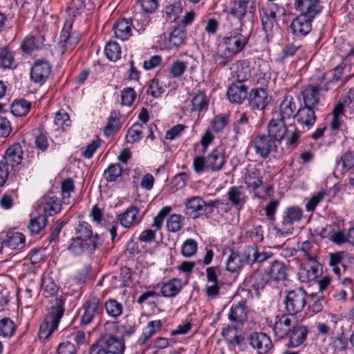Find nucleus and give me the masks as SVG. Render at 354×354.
Wrapping results in <instances>:
<instances>
[{
  "mask_svg": "<svg viewBox=\"0 0 354 354\" xmlns=\"http://www.w3.org/2000/svg\"><path fill=\"white\" fill-rule=\"evenodd\" d=\"M254 2L251 0H234L231 3L227 19L232 29L222 37L221 44L235 55L244 50L253 28Z\"/></svg>",
  "mask_w": 354,
  "mask_h": 354,
  "instance_id": "obj_1",
  "label": "nucleus"
},
{
  "mask_svg": "<svg viewBox=\"0 0 354 354\" xmlns=\"http://www.w3.org/2000/svg\"><path fill=\"white\" fill-rule=\"evenodd\" d=\"M64 301L56 298L54 304L49 308L44 322L40 325L39 337L47 339L57 328L60 319L63 316Z\"/></svg>",
  "mask_w": 354,
  "mask_h": 354,
  "instance_id": "obj_2",
  "label": "nucleus"
},
{
  "mask_svg": "<svg viewBox=\"0 0 354 354\" xmlns=\"http://www.w3.org/2000/svg\"><path fill=\"white\" fill-rule=\"evenodd\" d=\"M303 216V210L296 206L288 207L283 216L282 221L279 227H274L276 234L280 237H285L293 234V224L299 222Z\"/></svg>",
  "mask_w": 354,
  "mask_h": 354,
  "instance_id": "obj_3",
  "label": "nucleus"
},
{
  "mask_svg": "<svg viewBox=\"0 0 354 354\" xmlns=\"http://www.w3.org/2000/svg\"><path fill=\"white\" fill-rule=\"evenodd\" d=\"M286 310L290 315L301 313L306 305V292L303 288L288 292L284 300Z\"/></svg>",
  "mask_w": 354,
  "mask_h": 354,
  "instance_id": "obj_4",
  "label": "nucleus"
},
{
  "mask_svg": "<svg viewBox=\"0 0 354 354\" xmlns=\"http://www.w3.org/2000/svg\"><path fill=\"white\" fill-rule=\"evenodd\" d=\"M248 106L250 110L259 111L263 114L266 107L270 101L268 94L263 88H255L251 89L247 97Z\"/></svg>",
  "mask_w": 354,
  "mask_h": 354,
  "instance_id": "obj_5",
  "label": "nucleus"
},
{
  "mask_svg": "<svg viewBox=\"0 0 354 354\" xmlns=\"http://www.w3.org/2000/svg\"><path fill=\"white\" fill-rule=\"evenodd\" d=\"M252 145L255 153L261 158L266 159L269 155L277 151L276 142L270 136L266 135L257 136L254 138Z\"/></svg>",
  "mask_w": 354,
  "mask_h": 354,
  "instance_id": "obj_6",
  "label": "nucleus"
},
{
  "mask_svg": "<svg viewBox=\"0 0 354 354\" xmlns=\"http://www.w3.org/2000/svg\"><path fill=\"white\" fill-rule=\"evenodd\" d=\"M75 237L91 244L96 243L97 247L102 245V240L97 234H93L91 225L86 221H79L75 227Z\"/></svg>",
  "mask_w": 354,
  "mask_h": 354,
  "instance_id": "obj_7",
  "label": "nucleus"
},
{
  "mask_svg": "<svg viewBox=\"0 0 354 354\" xmlns=\"http://www.w3.org/2000/svg\"><path fill=\"white\" fill-rule=\"evenodd\" d=\"M248 339L250 345L259 354L268 353L273 346L270 337L264 333L253 332L250 334Z\"/></svg>",
  "mask_w": 354,
  "mask_h": 354,
  "instance_id": "obj_8",
  "label": "nucleus"
},
{
  "mask_svg": "<svg viewBox=\"0 0 354 354\" xmlns=\"http://www.w3.org/2000/svg\"><path fill=\"white\" fill-rule=\"evenodd\" d=\"M248 86L244 82L234 81L228 87L227 95L228 100L233 104H241L247 99Z\"/></svg>",
  "mask_w": 354,
  "mask_h": 354,
  "instance_id": "obj_9",
  "label": "nucleus"
},
{
  "mask_svg": "<svg viewBox=\"0 0 354 354\" xmlns=\"http://www.w3.org/2000/svg\"><path fill=\"white\" fill-rule=\"evenodd\" d=\"M205 157L207 169L212 171H221L226 163V156L221 147L214 149Z\"/></svg>",
  "mask_w": 354,
  "mask_h": 354,
  "instance_id": "obj_10",
  "label": "nucleus"
},
{
  "mask_svg": "<svg viewBox=\"0 0 354 354\" xmlns=\"http://www.w3.org/2000/svg\"><path fill=\"white\" fill-rule=\"evenodd\" d=\"M313 17L300 15L291 23L290 29L292 33L298 37L306 35L311 30V21Z\"/></svg>",
  "mask_w": 354,
  "mask_h": 354,
  "instance_id": "obj_11",
  "label": "nucleus"
},
{
  "mask_svg": "<svg viewBox=\"0 0 354 354\" xmlns=\"http://www.w3.org/2000/svg\"><path fill=\"white\" fill-rule=\"evenodd\" d=\"M51 71L50 64L45 60L36 62L31 68L30 78L38 84H43L49 76Z\"/></svg>",
  "mask_w": 354,
  "mask_h": 354,
  "instance_id": "obj_12",
  "label": "nucleus"
},
{
  "mask_svg": "<svg viewBox=\"0 0 354 354\" xmlns=\"http://www.w3.org/2000/svg\"><path fill=\"white\" fill-rule=\"evenodd\" d=\"M226 197L231 204L238 210H241L247 201V196L243 186H232L229 188Z\"/></svg>",
  "mask_w": 354,
  "mask_h": 354,
  "instance_id": "obj_13",
  "label": "nucleus"
},
{
  "mask_svg": "<svg viewBox=\"0 0 354 354\" xmlns=\"http://www.w3.org/2000/svg\"><path fill=\"white\" fill-rule=\"evenodd\" d=\"M99 247L96 246V243H88L78 239L77 237L72 238L70 241V243L67 248L68 250L73 255L80 256L84 252L93 253Z\"/></svg>",
  "mask_w": 354,
  "mask_h": 354,
  "instance_id": "obj_14",
  "label": "nucleus"
},
{
  "mask_svg": "<svg viewBox=\"0 0 354 354\" xmlns=\"http://www.w3.org/2000/svg\"><path fill=\"white\" fill-rule=\"evenodd\" d=\"M322 93L321 84L308 85L301 91L304 106L313 108L319 102Z\"/></svg>",
  "mask_w": 354,
  "mask_h": 354,
  "instance_id": "obj_15",
  "label": "nucleus"
},
{
  "mask_svg": "<svg viewBox=\"0 0 354 354\" xmlns=\"http://www.w3.org/2000/svg\"><path fill=\"white\" fill-rule=\"evenodd\" d=\"M22 149L19 144L17 143L9 148L5 152L3 157V163L7 167H10L14 169L15 167L18 166L22 160Z\"/></svg>",
  "mask_w": 354,
  "mask_h": 354,
  "instance_id": "obj_16",
  "label": "nucleus"
},
{
  "mask_svg": "<svg viewBox=\"0 0 354 354\" xmlns=\"http://www.w3.org/2000/svg\"><path fill=\"white\" fill-rule=\"evenodd\" d=\"M248 260V257L245 254L230 250V254L225 261L226 270L230 272H238L243 268Z\"/></svg>",
  "mask_w": 354,
  "mask_h": 354,
  "instance_id": "obj_17",
  "label": "nucleus"
},
{
  "mask_svg": "<svg viewBox=\"0 0 354 354\" xmlns=\"http://www.w3.org/2000/svg\"><path fill=\"white\" fill-rule=\"evenodd\" d=\"M268 136L275 142H281L288 131L284 119L280 118L271 120L268 126Z\"/></svg>",
  "mask_w": 354,
  "mask_h": 354,
  "instance_id": "obj_18",
  "label": "nucleus"
},
{
  "mask_svg": "<svg viewBox=\"0 0 354 354\" xmlns=\"http://www.w3.org/2000/svg\"><path fill=\"white\" fill-rule=\"evenodd\" d=\"M295 118L297 122L304 129H309L315 124L316 116L313 108L306 106L299 108L296 113Z\"/></svg>",
  "mask_w": 354,
  "mask_h": 354,
  "instance_id": "obj_19",
  "label": "nucleus"
},
{
  "mask_svg": "<svg viewBox=\"0 0 354 354\" xmlns=\"http://www.w3.org/2000/svg\"><path fill=\"white\" fill-rule=\"evenodd\" d=\"M295 7L303 15L315 17L322 12V7L318 3V0H296Z\"/></svg>",
  "mask_w": 354,
  "mask_h": 354,
  "instance_id": "obj_20",
  "label": "nucleus"
},
{
  "mask_svg": "<svg viewBox=\"0 0 354 354\" xmlns=\"http://www.w3.org/2000/svg\"><path fill=\"white\" fill-rule=\"evenodd\" d=\"M118 217L121 225L124 228H129L133 225H138L141 221V218L139 217V209L134 205L128 207Z\"/></svg>",
  "mask_w": 354,
  "mask_h": 354,
  "instance_id": "obj_21",
  "label": "nucleus"
},
{
  "mask_svg": "<svg viewBox=\"0 0 354 354\" xmlns=\"http://www.w3.org/2000/svg\"><path fill=\"white\" fill-rule=\"evenodd\" d=\"M97 342L111 354H122L125 348L123 339L115 336L100 339Z\"/></svg>",
  "mask_w": 354,
  "mask_h": 354,
  "instance_id": "obj_22",
  "label": "nucleus"
},
{
  "mask_svg": "<svg viewBox=\"0 0 354 354\" xmlns=\"http://www.w3.org/2000/svg\"><path fill=\"white\" fill-rule=\"evenodd\" d=\"M100 299L96 297L90 298L84 305V314L82 316V323L88 324L93 320L94 316L100 311Z\"/></svg>",
  "mask_w": 354,
  "mask_h": 354,
  "instance_id": "obj_23",
  "label": "nucleus"
},
{
  "mask_svg": "<svg viewBox=\"0 0 354 354\" xmlns=\"http://www.w3.org/2000/svg\"><path fill=\"white\" fill-rule=\"evenodd\" d=\"M205 201L200 196H193L189 198L186 203V214L193 219H196L203 215Z\"/></svg>",
  "mask_w": 354,
  "mask_h": 354,
  "instance_id": "obj_24",
  "label": "nucleus"
},
{
  "mask_svg": "<svg viewBox=\"0 0 354 354\" xmlns=\"http://www.w3.org/2000/svg\"><path fill=\"white\" fill-rule=\"evenodd\" d=\"M308 329L306 326L301 325L294 326L288 333L289 338L288 345L291 347L300 346L306 339Z\"/></svg>",
  "mask_w": 354,
  "mask_h": 354,
  "instance_id": "obj_25",
  "label": "nucleus"
},
{
  "mask_svg": "<svg viewBox=\"0 0 354 354\" xmlns=\"http://www.w3.org/2000/svg\"><path fill=\"white\" fill-rule=\"evenodd\" d=\"M248 307L245 301L233 304L228 314V319L233 322L243 323L247 319Z\"/></svg>",
  "mask_w": 354,
  "mask_h": 354,
  "instance_id": "obj_26",
  "label": "nucleus"
},
{
  "mask_svg": "<svg viewBox=\"0 0 354 354\" xmlns=\"http://www.w3.org/2000/svg\"><path fill=\"white\" fill-rule=\"evenodd\" d=\"M287 270L283 262L275 260L270 263L266 272L271 280L282 281L286 279Z\"/></svg>",
  "mask_w": 354,
  "mask_h": 354,
  "instance_id": "obj_27",
  "label": "nucleus"
},
{
  "mask_svg": "<svg viewBox=\"0 0 354 354\" xmlns=\"http://www.w3.org/2000/svg\"><path fill=\"white\" fill-rule=\"evenodd\" d=\"M236 77V81L245 82L251 76L250 62L248 60H239L233 64L231 68Z\"/></svg>",
  "mask_w": 354,
  "mask_h": 354,
  "instance_id": "obj_28",
  "label": "nucleus"
},
{
  "mask_svg": "<svg viewBox=\"0 0 354 354\" xmlns=\"http://www.w3.org/2000/svg\"><path fill=\"white\" fill-rule=\"evenodd\" d=\"M290 315H283L277 316L274 325V333L276 336L283 338L288 335L292 328H290L292 320L289 317Z\"/></svg>",
  "mask_w": 354,
  "mask_h": 354,
  "instance_id": "obj_29",
  "label": "nucleus"
},
{
  "mask_svg": "<svg viewBox=\"0 0 354 354\" xmlns=\"http://www.w3.org/2000/svg\"><path fill=\"white\" fill-rule=\"evenodd\" d=\"M235 55L233 52L221 44L213 56V59L216 66L223 67L229 64Z\"/></svg>",
  "mask_w": 354,
  "mask_h": 354,
  "instance_id": "obj_30",
  "label": "nucleus"
},
{
  "mask_svg": "<svg viewBox=\"0 0 354 354\" xmlns=\"http://www.w3.org/2000/svg\"><path fill=\"white\" fill-rule=\"evenodd\" d=\"M71 28V25H69L66 29L64 28L61 32L59 48L62 54L78 42V37L74 33L69 32Z\"/></svg>",
  "mask_w": 354,
  "mask_h": 354,
  "instance_id": "obj_31",
  "label": "nucleus"
},
{
  "mask_svg": "<svg viewBox=\"0 0 354 354\" xmlns=\"http://www.w3.org/2000/svg\"><path fill=\"white\" fill-rule=\"evenodd\" d=\"M297 109L295 100L290 95H286L279 106L281 118L286 120L295 117Z\"/></svg>",
  "mask_w": 354,
  "mask_h": 354,
  "instance_id": "obj_32",
  "label": "nucleus"
},
{
  "mask_svg": "<svg viewBox=\"0 0 354 354\" xmlns=\"http://www.w3.org/2000/svg\"><path fill=\"white\" fill-rule=\"evenodd\" d=\"M115 37L124 41L128 39L131 35V22L127 19H122L116 23L113 26Z\"/></svg>",
  "mask_w": 354,
  "mask_h": 354,
  "instance_id": "obj_33",
  "label": "nucleus"
},
{
  "mask_svg": "<svg viewBox=\"0 0 354 354\" xmlns=\"http://www.w3.org/2000/svg\"><path fill=\"white\" fill-rule=\"evenodd\" d=\"M2 244L12 250H20L25 244V236L20 232H9Z\"/></svg>",
  "mask_w": 354,
  "mask_h": 354,
  "instance_id": "obj_34",
  "label": "nucleus"
},
{
  "mask_svg": "<svg viewBox=\"0 0 354 354\" xmlns=\"http://www.w3.org/2000/svg\"><path fill=\"white\" fill-rule=\"evenodd\" d=\"M162 322L160 320L149 322L138 338V344L140 346L145 344L156 332L160 330Z\"/></svg>",
  "mask_w": 354,
  "mask_h": 354,
  "instance_id": "obj_35",
  "label": "nucleus"
},
{
  "mask_svg": "<svg viewBox=\"0 0 354 354\" xmlns=\"http://www.w3.org/2000/svg\"><path fill=\"white\" fill-rule=\"evenodd\" d=\"M181 288V280L177 278H174L162 286L161 294L165 297H174L180 291Z\"/></svg>",
  "mask_w": 354,
  "mask_h": 354,
  "instance_id": "obj_36",
  "label": "nucleus"
},
{
  "mask_svg": "<svg viewBox=\"0 0 354 354\" xmlns=\"http://www.w3.org/2000/svg\"><path fill=\"white\" fill-rule=\"evenodd\" d=\"M31 103L24 99L15 100L10 107L11 113L17 117L26 115L30 111Z\"/></svg>",
  "mask_w": 354,
  "mask_h": 354,
  "instance_id": "obj_37",
  "label": "nucleus"
},
{
  "mask_svg": "<svg viewBox=\"0 0 354 354\" xmlns=\"http://www.w3.org/2000/svg\"><path fill=\"white\" fill-rule=\"evenodd\" d=\"M245 183L248 187L252 188L253 190L260 187L263 184L260 171L257 169H254L248 171L245 177Z\"/></svg>",
  "mask_w": 354,
  "mask_h": 354,
  "instance_id": "obj_38",
  "label": "nucleus"
},
{
  "mask_svg": "<svg viewBox=\"0 0 354 354\" xmlns=\"http://www.w3.org/2000/svg\"><path fill=\"white\" fill-rule=\"evenodd\" d=\"M146 127L140 123H135L128 130L126 135L127 142L129 143H135L142 138L143 130Z\"/></svg>",
  "mask_w": 354,
  "mask_h": 354,
  "instance_id": "obj_39",
  "label": "nucleus"
},
{
  "mask_svg": "<svg viewBox=\"0 0 354 354\" xmlns=\"http://www.w3.org/2000/svg\"><path fill=\"white\" fill-rule=\"evenodd\" d=\"M186 32L184 27L178 26L173 29L169 36V44L173 47H178L184 44Z\"/></svg>",
  "mask_w": 354,
  "mask_h": 354,
  "instance_id": "obj_40",
  "label": "nucleus"
},
{
  "mask_svg": "<svg viewBox=\"0 0 354 354\" xmlns=\"http://www.w3.org/2000/svg\"><path fill=\"white\" fill-rule=\"evenodd\" d=\"M208 100L205 93L198 91L192 100V111L201 112L206 109L208 105Z\"/></svg>",
  "mask_w": 354,
  "mask_h": 354,
  "instance_id": "obj_41",
  "label": "nucleus"
},
{
  "mask_svg": "<svg viewBox=\"0 0 354 354\" xmlns=\"http://www.w3.org/2000/svg\"><path fill=\"white\" fill-rule=\"evenodd\" d=\"M15 330V324L11 319L3 317L0 319V337L10 338L14 335Z\"/></svg>",
  "mask_w": 354,
  "mask_h": 354,
  "instance_id": "obj_42",
  "label": "nucleus"
},
{
  "mask_svg": "<svg viewBox=\"0 0 354 354\" xmlns=\"http://www.w3.org/2000/svg\"><path fill=\"white\" fill-rule=\"evenodd\" d=\"M47 222V218L45 215L39 216L30 219L28 229L32 234H39L43 230Z\"/></svg>",
  "mask_w": 354,
  "mask_h": 354,
  "instance_id": "obj_43",
  "label": "nucleus"
},
{
  "mask_svg": "<svg viewBox=\"0 0 354 354\" xmlns=\"http://www.w3.org/2000/svg\"><path fill=\"white\" fill-rule=\"evenodd\" d=\"M337 165L341 166L343 172H346L354 167V153L347 151L342 154L339 160H337Z\"/></svg>",
  "mask_w": 354,
  "mask_h": 354,
  "instance_id": "obj_44",
  "label": "nucleus"
},
{
  "mask_svg": "<svg viewBox=\"0 0 354 354\" xmlns=\"http://www.w3.org/2000/svg\"><path fill=\"white\" fill-rule=\"evenodd\" d=\"M61 209V205L57 200L53 198H47L43 204V211L46 216H53L58 213Z\"/></svg>",
  "mask_w": 354,
  "mask_h": 354,
  "instance_id": "obj_45",
  "label": "nucleus"
},
{
  "mask_svg": "<svg viewBox=\"0 0 354 354\" xmlns=\"http://www.w3.org/2000/svg\"><path fill=\"white\" fill-rule=\"evenodd\" d=\"M104 306L107 314L111 317L115 318L120 316L122 313V306L115 299H109L106 301Z\"/></svg>",
  "mask_w": 354,
  "mask_h": 354,
  "instance_id": "obj_46",
  "label": "nucleus"
},
{
  "mask_svg": "<svg viewBox=\"0 0 354 354\" xmlns=\"http://www.w3.org/2000/svg\"><path fill=\"white\" fill-rule=\"evenodd\" d=\"M104 53L109 60L116 61L120 57V47L115 41H110L106 45Z\"/></svg>",
  "mask_w": 354,
  "mask_h": 354,
  "instance_id": "obj_47",
  "label": "nucleus"
},
{
  "mask_svg": "<svg viewBox=\"0 0 354 354\" xmlns=\"http://www.w3.org/2000/svg\"><path fill=\"white\" fill-rule=\"evenodd\" d=\"M253 283L252 287L257 291L264 288L270 279L267 272L265 273L256 272L252 276Z\"/></svg>",
  "mask_w": 354,
  "mask_h": 354,
  "instance_id": "obj_48",
  "label": "nucleus"
},
{
  "mask_svg": "<svg viewBox=\"0 0 354 354\" xmlns=\"http://www.w3.org/2000/svg\"><path fill=\"white\" fill-rule=\"evenodd\" d=\"M184 217L180 214H172L167 221V227L169 232H176L181 230Z\"/></svg>",
  "mask_w": 354,
  "mask_h": 354,
  "instance_id": "obj_49",
  "label": "nucleus"
},
{
  "mask_svg": "<svg viewBox=\"0 0 354 354\" xmlns=\"http://www.w3.org/2000/svg\"><path fill=\"white\" fill-rule=\"evenodd\" d=\"M54 124L56 127V130L61 129L64 131L65 127L70 125L68 114L64 111H57L54 118Z\"/></svg>",
  "mask_w": 354,
  "mask_h": 354,
  "instance_id": "obj_50",
  "label": "nucleus"
},
{
  "mask_svg": "<svg viewBox=\"0 0 354 354\" xmlns=\"http://www.w3.org/2000/svg\"><path fill=\"white\" fill-rule=\"evenodd\" d=\"M122 171L120 165H111L104 171V177L108 182H113L122 175Z\"/></svg>",
  "mask_w": 354,
  "mask_h": 354,
  "instance_id": "obj_51",
  "label": "nucleus"
},
{
  "mask_svg": "<svg viewBox=\"0 0 354 354\" xmlns=\"http://www.w3.org/2000/svg\"><path fill=\"white\" fill-rule=\"evenodd\" d=\"M187 68V62L182 60H176L171 64L169 72L172 77L178 78L183 75Z\"/></svg>",
  "mask_w": 354,
  "mask_h": 354,
  "instance_id": "obj_52",
  "label": "nucleus"
},
{
  "mask_svg": "<svg viewBox=\"0 0 354 354\" xmlns=\"http://www.w3.org/2000/svg\"><path fill=\"white\" fill-rule=\"evenodd\" d=\"M13 55L7 47L0 50V66L3 68H11L13 64Z\"/></svg>",
  "mask_w": 354,
  "mask_h": 354,
  "instance_id": "obj_53",
  "label": "nucleus"
},
{
  "mask_svg": "<svg viewBox=\"0 0 354 354\" xmlns=\"http://www.w3.org/2000/svg\"><path fill=\"white\" fill-rule=\"evenodd\" d=\"M182 10V3L180 1H178L165 8V15L168 19L175 21Z\"/></svg>",
  "mask_w": 354,
  "mask_h": 354,
  "instance_id": "obj_54",
  "label": "nucleus"
},
{
  "mask_svg": "<svg viewBox=\"0 0 354 354\" xmlns=\"http://www.w3.org/2000/svg\"><path fill=\"white\" fill-rule=\"evenodd\" d=\"M62 199L64 203H69V198L71 194L74 192V183L73 180L71 178H68L62 183Z\"/></svg>",
  "mask_w": 354,
  "mask_h": 354,
  "instance_id": "obj_55",
  "label": "nucleus"
},
{
  "mask_svg": "<svg viewBox=\"0 0 354 354\" xmlns=\"http://www.w3.org/2000/svg\"><path fill=\"white\" fill-rule=\"evenodd\" d=\"M310 302V306L312 311L315 313H318L322 310L324 304H326V300L322 293H317L311 295Z\"/></svg>",
  "mask_w": 354,
  "mask_h": 354,
  "instance_id": "obj_56",
  "label": "nucleus"
},
{
  "mask_svg": "<svg viewBox=\"0 0 354 354\" xmlns=\"http://www.w3.org/2000/svg\"><path fill=\"white\" fill-rule=\"evenodd\" d=\"M197 250V243L193 239L186 240L182 247L181 253L185 257H190L194 255Z\"/></svg>",
  "mask_w": 354,
  "mask_h": 354,
  "instance_id": "obj_57",
  "label": "nucleus"
},
{
  "mask_svg": "<svg viewBox=\"0 0 354 354\" xmlns=\"http://www.w3.org/2000/svg\"><path fill=\"white\" fill-rule=\"evenodd\" d=\"M136 97V95L133 88H124L121 92L122 104L130 106L134 102Z\"/></svg>",
  "mask_w": 354,
  "mask_h": 354,
  "instance_id": "obj_58",
  "label": "nucleus"
},
{
  "mask_svg": "<svg viewBox=\"0 0 354 354\" xmlns=\"http://www.w3.org/2000/svg\"><path fill=\"white\" fill-rule=\"evenodd\" d=\"M164 92L163 88L160 85L159 82L156 79L151 81L147 89V94L154 98L159 97Z\"/></svg>",
  "mask_w": 354,
  "mask_h": 354,
  "instance_id": "obj_59",
  "label": "nucleus"
},
{
  "mask_svg": "<svg viewBox=\"0 0 354 354\" xmlns=\"http://www.w3.org/2000/svg\"><path fill=\"white\" fill-rule=\"evenodd\" d=\"M120 127L119 119L115 116H110L106 125L104 127V133L106 136L118 131Z\"/></svg>",
  "mask_w": 354,
  "mask_h": 354,
  "instance_id": "obj_60",
  "label": "nucleus"
},
{
  "mask_svg": "<svg viewBox=\"0 0 354 354\" xmlns=\"http://www.w3.org/2000/svg\"><path fill=\"white\" fill-rule=\"evenodd\" d=\"M326 195V192L322 190L313 195L310 200L306 204V209L308 212H313L317 204L323 199L324 196Z\"/></svg>",
  "mask_w": 354,
  "mask_h": 354,
  "instance_id": "obj_61",
  "label": "nucleus"
},
{
  "mask_svg": "<svg viewBox=\"0 0 354 354\" xmlns=\"http://www.w3.org/2000/svg\"><path fill=\"white\" fill-rule=\"evenodd\" d=\"M24 51L31 53L39 48L38 40L34 37H26L21 44Z\"/></svg>",
  "mask_w": 354,
  "mask_h": 354,
  "instance_id": "obj_62",
  "label": "nucleus"
},
{
  "mask_svg": "<svg viewBox=\"0 0 354 354\" xmlns=\"http://www.w3.org/2000/svg\"><path fill=\"white\" fill-rule=\"evenodd\" d=\"M347 337L342 333L333 338V346L335 351H342L345 350L347 347Z\"/></svg>",
  "mask_w": 354,
  "mask_h": 354,
  "instance_id": "obj_63",
  "label": "nucleus"
},
{
  "mask_svg": "<svg viewBox=\"0 0 354 354\" xmlns=\"http://www.w3.org/2000/svg\"><path fill=\"white\" fill-rule=\"evenodd\" d=\"M228 122V118L226 116H216L212 121V130L218 133L221 131Z\"/></svg>",
  "mask_w": 354,
  "mask_h": 354,
  "instance_id": "obj_64",
  "label": "nucleus"
}]
</instances>
